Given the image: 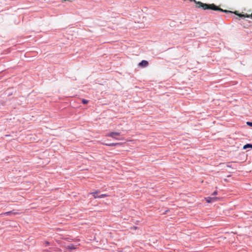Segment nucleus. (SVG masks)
<instances>
[{"mask_svg": "<svg viewBox=\"0 0 252 252\" xmlns=\"http://www.w3.org/2000/svg\"><path fill=\"white\" fill-rule=\"evenodd\" d=\"M216 6L215 4H207V3H204L201 2H198L197 3V6L196 7L197 8H202L204 10L206 9H211L213 10H215L216 8Z\"/></svg>", "mask_w": 252, "mask_h": 252, "instance_id": "1", "label": "nucleus"}, {"mask_svg": "<svg viewBox=\"0 0 252 252\" xmlns=\"http://www.w3.org/2000/svg\"><path fill=\"white\" fill-rule=\"evenodd\" d=\"M99 192V191H95L94 192H91L90 194H92L94 198H102L108 196V195L106 194H101L99 195V196H95V194H98Z\"/></svg>", "mask_w": 252, "mask_h": 252, "instance_id": "2", "label": "nucleus"}, {"mask_svg": "<svg viewBox=\"0 0 252 252\" xmlns=\"http://www.w3.org/2000/svg\"><path fill=\"white\" fill-rule=\"evenodd\" d=\"M120 134H121L120 132H111L110 133L108 134L107 136L108 137H112L113 138H114V139H115L116 140H118L119 139L116 138L115 136H119V135H120Z\"/></svg>", "mask_w": 252, "mask_h": 252, "instance_id": "3", "label": "nucleus"}, {"mask_svg": "<svg viewBox=\"0 0 252 252\" xmlns=\"http://www.w3.org/2000/svg\"><path fill=\"white\" fill-rule=\"evenodd\" d=\"M233 13L234 14H235L236 15H238L241 18H244L245 17H248V18H251L252 19V14L251 15H248L247 14H246V15L239 14L238 11H235Z\"/></svg>", "mask_w": 252, "mask_h": 252, "instance_id": "4", "label": "nucleus"}, {"mask_svg": "<svg viewBox=\"0 0 252 252\" xmlns=\"http://www.w3.org/2000/svg\"><path fill=\"white\" fill-rule=\"evenodd\" d=\"M217 199L218 198L216 197L208 196L205 198V200L207 203H212L217 200Z\"/></svg>", "mask_w": 252, "mask_h": 252, "instance_id": "5", "label": "nucleus"}, {"mask_svg": "<svg viewBox=\"0 0 252 252\" xmlns=\"http://www.w3.org/2000/svg\"><path fill=\"white\" fill-rule=\"evenodd\" d=\"M148 64L149 63L147 61L142 60L139 63L138 65L139 66L141 67H146V66H148Z\"/></svg>", "mask_w": 252, "mask_h": 252, "instance_id": "6", "label": "nucleus"}, {"mask_svg": "<svg viewBox=\"0 0 252 252\" xmlns=\"http://www.w3.org/2000/svg\"><path fill=\"white\" fill-rule=\"evenodd\" d=\"M104 145H105L106 146L108 147H115L116 146L120 145V143H103Z\"/></svg>", "mask_w": 252, "mask_h": 252, "instance_id": "7", "label": "nucleus"}, {"mask_svg": "<svg viewBox=\"0 0 252 252\" xmlns=\"http://www.w3.org/2000/svg\"><path fill=\"white\" fill-rule=\"evenodd\" d=\"M77 248V246L74 245L73 244H70L69 245L65 247V249L70 251L75 250Z\"/></svg>", "mask_w": 252, "mask_h": 252, "instance_id": "8", "label": "nucleus"}, {"mask_svg": "<svg viewBox=\"0 0 252 252\" xmlns=\"http://www.w3.org/2000/svg\"><path fill=\"white\" fill-rule=\"evenodd\" d=\"M215 11H221V12H223L224 13H232V12L231 11L227 10H223L220 7H218L217 5L216 6V8H215Z\"/></svg>", "mask_w": 252, "mask_h": 252, "instance_id": "9", "label": "nucleus"}, {"mask_svg": "<svg viewBox=\"0 0 252 252\" xmlns=\"http://www.w3.org/2000/svg\"><path fill=\"white\" fill-rule=\"evenodd\" d=\"M248 148H250V149H252V144L248 143V144H245L243 146V149H244V150L247 149Z\"/></svg>", "mask_w": 252, "mask_h": 252, "instance_id": "10", "label": "nucleus"}, {"mask_svg": "<svg viewBox=\"0 0 252 252\" xmlns=\"http://www.w3.org/2000/svg\"><path fill=\"white\" fill-rule=\"evenodd\" d=\"M88 102H89V101L88 100H87V99H84V98H83L82 99V102L84 104H87L88 103Z\"/></svg>", "mask_w": 252, "mask_h": 252, "instance_id": "11", "label": "nucleus"}, {"mask_svg": "<svg viewBox=\"0 0 252 252\" xmlns=\"http://www.w3.org/2000/svg\"><path fill=\"white\" fill-rule=\"evenodd\" d=\"M226 167H229V168H234L232 166V164H231V162H228L226 164Z\"/></svg>", "mask_w": 252, "mask_h": 252, "instance_id": "12", "label": "nucleus"}, {"mask_svg": "<svg viewBox=\"0 0 252 252\" xmlns=\"http://www.w3.org/2000/svg\"><path fill=\"white\" fill-rule=\"evenodd\" d=\"M11 214H15V213H13L12 211H8V212H5L4 214L6 216H8V215H10Z\"/></svg>", "mask_w": 252, "mask_h": 252, "instance_id": "13", "label": "nucleus"}, {"mask_svg": "<svg viewBox=\"0 0 252 252\" xmlns=\"http://www.w3.org/2000/svg\"><path fill=\"white\" fill-rule=\"evenodd\" d=\"M246 124L248 126L252 127V122H247Z\"/></svg>", "mask_w": 252, "mask_h": 252, "instance_id": "14", "label": "nucleus"}, {"mask_svg": "<svg viewBox=\"0 0 252 252\" xmlns=\"http://www.w3.org/2000/svg\"><path fill=\"white\" fill-rule=\"evenodd\" d=\"M217 194H218V191H216V190H215V191H214L212 193V195H217Z\"/></svg>", "mask_w": 252, "mask_h": 252, "instance_id": "15", "label": "nucleus"}, {"mask_svg": "<svg viewBox=\"0 0 252 252\" xmlns=\"http://www.w3.org/2000/svg\"><path fill=\"white\" fill-rule=\"evenodd\" d=\"M137 226H133V227H131V229H137Z\"/></svg>", "mask_w": 252, "mask_h": 252, "instance_id": "16", "label": "nucleus"}, {"mask_svg": "<svg viewBox=\"0 0 252 252\" xmlns=\"http://www.w3.org/2000/svg\"><path fill=\"white\" fill-rule=\"evenodd\" d=\"M190 1L194 2L196 4H197V3L198 2V1H197L196 0H190Z\"/></svg>", "mask_w": 252, "mask_h": 252, "instance_id": "17", "label": "nucleus"}, {"mask_svg": "<svg viewBox=\"0 0 252 252\" xmlns=\"http://www.w3.org/2000/svg\"><path fill=\"white\" fill-rule=\"evenodd\" d=\"M45 244H46V245L47 246V245H49L50 243L48 241H46Z\"/></svg>", "mask_w": 252, "mask_h": 252, "instance_id": "18", "label": "nucleus"}, {"mask_svg": "<svg viewBox=\"0 0 252 252\" xmlns=\"http://www.w3.org/2000/svg\"><path fill=\"white\" fill-rule=\"evenodd\" d=\"M63 0V1H66V0ZM67 1H71V0H67Z\"/></svg>", "mask_w": 252, "mask_h": 252, "instance_id": "19", "label": "nucleus"}]
</instances>
